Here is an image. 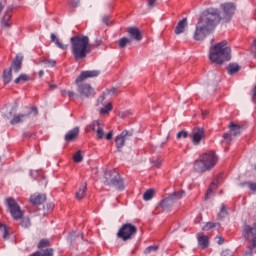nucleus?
<instances>
[{"instance_id": "obj_41", "label": "nucleus", "mask_w": 256, "mask_h": 256, "mask_svg": "<svg viewBox=\"0 0 256 256\" xmlns=\"http://www.w3.org/2000/svg\"><path fill=\"white\" fill-rule=\"evenodd\" d=\"M22 227H24L25 229H27V227H31V220L29 219V217H24L22 219L21 222Z\"/></svg>"}, {"instance_id": "obj_2", "label": "nucleus", "mask_w": 256, "mask_h": 256, "mask_svg": "<svg viewBox=\"0 0 256 256\" xmlns=\"http://www.w3.org/2000/svg\"><path fill=\"white\" fill-rule=\"evenodd\" d=\"M71 51L74 59H85L89 53V36L77 35L70 38Z\"/></svg>"}, {"instance_id": "obj_25", "label": "nucleus", "mask_w": 256, "mask_h": 256, "mask_svg": "<svg viewBox=\"0 0 256 256\" xmlns=\"http://www.w3.org/2000/svg\"><path fill=\"white\" fill-rule=\"evenodd\" d=\"M77 135H79V127H76L74 129L70 130L65 135V139H66V141H73V139H76Z\"/></svg>"}, {"instance_id": "obj_7", "label": "nucleus", "mask_w": 256, "mask_h": 256, "mask_svg": "<svg viewBox=\"0 0 256 256\" xmlns=\"http://www.w3.org/2000/svg\"><path fill=\"white\" fill-rule=\"evenodd\" d=\"M137 233V227L131 223H127L122 225V227L119 229L117 235L120 239L123 241H127L133 237Z\"/></svg>"}, {"instance_id": "obj_12", "label": "nucleus", "mask_w": 256, "mask_h": 256, "mask_svg": "<svg viewBox=\"0 0 256 256\" xmlns=\"http://www.w3.org/2000/svg\"><path fill=\"white\" fill-rule=\"evenodd\" d=\"M76 85L78 87L77 91L82 97H93L95 95V90L91 85L81 82Z\"/></svg>"}, {"instance_id": "obj_22", "label": "nucleus", "mask_w": 256, "mask_h": 256, "mask_svg": "<svg viewBox=\"0 0 256 256\" xmlns=\"http://www.w3.org/2000/svg\"><path fill=\"white\" fill-rule=\"evenodd\" d=\"M23 63V56L17 55L13 61L12 69L15 73H19L21 71V65Z\"/></svg>"}, {"instance_id": "obj_55", "label": "nucleus", "mask_w": 256, "mask_h": 256, "mask_svg": "<svg viewBox=\"0 0 256 256\" xmlns=\"http://www.w3.org/2000/svg\"><path fill=\"white\" fill-rule=\"evenodd\" d=\"M102 21L105 25H109V16H104Z\"/></svg>"}, {"instance_id": "obj_33", "label": "nucleus", "mask_w": 256, "mask_h": 256, "mask_svg": "<svg viewBox=\"0 0 256 256\" xmlns=\"http://www.w3.org/2000/svg\"><path fill=\"white\" fill-rule=\"evenodd\" d=\"M227 69L229 75H235V73H237L241 68L238 66V64H229Z\"/></svg>"}, {"instance_id": "obj_46", "label": "nucleus", "mask_w": 256, "mask_h": 256, "mask_svg": "<svg viewBox=\"0 0 256 256\" xmlns=\"http://www.w3.org/2000/svg\"><path fill=\"white\" fill-rule=\"evenodd\" d=\"M49 245V240L43 239L38 243V249H43V247H47Z\"/></svg>"}, {"instance_id": "obj_21", "label": "nucleus", "mask_w": 256, "mask_h": 256, "mask_svg": "<svg viewBox=\"0 0 256 256\" xmlns=\"http://www.w3.org/2000/svg\"><path fill=\"white\" fill-rule=\"evenodd\" d=\"M162 209L164 211H169L175 205V202L173 200V197L168 196L166 199L162 200L160 203Z\"/></svg>"}, {"instance_id": "obj_30", "label": "nucleus", "mask_w": 256, "mask_h": 256, "mask_svg": "<svg viewBox=\"0 0 256 256\" xmlns=\"http://www.w3.org/2000/svg\"><path fill=\"white\" fill-rule=\"evenodd\" d=\"M30 256H53V249L40 250Z\"/></svg>"}, {"instance_id": "obj_34", "label": "nucleus", "mask_w": 256, "mask_h": 256, "mask_svg": "<svg viewBox=\"0 0 256 256\" xmlns=\"http://www.w3.org/2000/svg\"><path fill=\"white\" fill-rule=\"evenodd\" d=\"M12 78H13V76L11 74V70H4V72H3L4 83H11Z\"/></svg>"}, {"instance_id": "obj_47", "label": "nucleus", "mask_w": 256, "mask_h": 256, "mask_svg": "<svg viewBox=\"0 0 256 256\" xmlns=\"http://www.w3.org/2000/svg\"><path fill=\"white\" fill-rule=\"evenodd\" d=\"M227 215V210L225 209V206L222 205L221 210L218 214L219 219H223Z\"/></svg>"}, {"instance_id": "obj_63", "label": "nucleus", "mask_w": 256, "mask_h": 256, "mask_svg": "<svg viewBox=\"0 0 256 256\" xmlns=\"http://www.w3.org/2000/svg\"><path fill=\"white\" fill-rule=\"evenodd\" d=\"M34 173H37V171H31L30 174L33 175Z\"/></svg>"}, {"instance_id": "obj_37", "label": "nucleus", "mask_w": 256, "mask_h": 256, "mask_svg": "<svg viewBox=\"0 0 256 256\" xmlns=\"http://www.w3.org/2000/svg\"><path fill=\"white\" fill-rule=\"evenodd\" d=\"M74 163H81L83 161V154H81V150H78L73 156Z\"/></svg>"}, {"instance_id": "obj_43", "label": "nucleus", "mask_w": 256, "mask_h": 256, "mask_svg": "<svg viewBox=\"0 0 256 256\" xmlns=\"http://www.w3.org/2000/svg\"><path fill=\"white\" fill-rule=\"evenodd\" d=\"M214 227H217L216 223L208 222L203 226L204 231H209L210 229H213Z\"/></svg>"}, {"instance_id": "obj_57", "label": "nucleus", "mask_w": 256, "mask_h": 256, "mask_svg": "<svg viewBox=\"0 0 256 256\" xmlns=\"http://www.w3.org/2000/svg\"><path fill=\"white\" fill-rule=\"evenodd\" d=\"M225 242V240L221 237L218 238V245H223V243Z\"/></svg>"}, {"instance_id": "obj_38", "label": "nucleus", "mask_w": 256, "mask_h": 256, "mask_svg": "<svg viewBox=\"0 0 256 256\" xmlns=\"http://www.w3.org/2000/svg\"><path fill=\"white\" fill-rule=\"evenodd\" d=\"M153 195H155L153 190H147L143 195L144 201H151V199H153Z\"/></svg>"}, {"instance_id": "obj_11", "label": "nucleus", "mask_w": 256, "mask_h": 256, "mask_svg": "<svg viewBox=\"0 0 256 256\" xmlns=\"http://www.w3.org/2000/svg\"><path fill=\"white\" fill-rule=\"evenodd\" d=\"M99 75H101V72L99 70L82 71L80 75L76 78L75 83L76 85H79V83H83V81L87 79H93L94 77H99Z\"/></svg>"}, {"instance_id": "obj_48", "label": "nucleus", "mask_w": 256, "mask_h": 256, "mask_svg": "<svg viewBox=\"0 0 256 256\" xmlns=\"http://www.w3.org/2000/svg\"><path fill=\"white\" fill-rule=\"evenodd\" d=\"M244 185H248L250 191L256 192V183L253 182H246Z\"/></svg>"}, {"instance_id": "obj_53", "label": "nucleus", "mask_w": 256, "mask_h": 256, "mask_svg": "<svg viewBox=\"0 0 256 256\" xmlns=\"http://www.w3.org/2000/svg\"><path fill=\"white\" fill-rule=\"evenodd\" d=\"M221 256H233V255L231 254V251L224 250V251H222Z\"/></svg>"}, {"instance_id": "obj_18", "label": "nucleus", "mask_w": 256, "mask_h": 256, "mask_svg": "<svg viewBox=\"0 0 256 256\" xmlns=\"http://www.w3.org/2000/svg\"><path fill=\"white\" fill-rule=\"evenodd\" d=\"M202 139H205V131L202 128H198L196 130H193V132H192V143L194 145H199V143H201Z\"/></svg>"}, {"instance_id": "obj_14", "label": "nucleus", "mask_w": 256, "mask_h": 256, "mask_svg": "<svg viewBox=\"0 0 256 256\" xmlns=\"http://www.w3.org/2000/svg\"><path fill=\"white\" fill-rule=\"evenodd\" d=\"M92 131H96L97 139L101 140L105 137V124L99 120H95L90 125Z\"/></svg>"}, {"instance_id": "obj_26", "label": "nucleus", "mask_w": 256, "mask_h": 256, "mask_svg": "<svg viewBox=\"0 0 256 256\" xmlns=\"http://www.w3.org/2000/svg\"><path fill=\"white\" fill-rule=\"evenodd\" d=\"M215 189H217V182H212L205 194V200L211 199L213 197V193H215Z\"/></svg>"}, {"instance_id": "obj_42", "label": "nucleus", "mask_w": 256, "mask_h": 256, "mask_svg": "<svg viewBox=\"0 0 256 256\" xmlns=\"http://www.w3.org/2000/svg\"><path fill=\"white\" fill-rule=\"evenodd\" d=\"M109 95H110V97H112V95H117V89L112 88L110 90H106V92L102 96H104V99H105V97H107Z\"/></svg>"}, {"instance_id": "obj_13", "label": "nucleus", "mask_w": 256, "mask_h": 256, "mask_svg": "<svg viewBox=\"0 0 256 256\" xmlns=\"http://www.w3.org/2000/svg\"><path fill=\"white\" fill-rule=\"evenodd\" d=\"M37 115V107H32L31 112L28 114H16L13 116V118L10 121V125H18V123H24V121H27L29 119V115Z\"/></svg>"}, {"instance_id": "obj_4", "label": "nucleus", "mask_w": 256, "mask_h": 256, "mask_svg": "<svg viewBox=\"0 0 256 256\" xmlns=\"http://www.w3.org/2000/svg\"><path fill=\"white\" fill-rule=\"evenodd\" d=\"M199 20L210 29H215V27L221 23V15L218 9L208 8L202 13Z\"/></svg>"}, {"instance_id": "obj_16", "label": "nucleus", "mask_w": 256, "mask_h": 256, "mask_svg": "<svg viewBox=\"0 0 256 256\" xmlns=\"http://www.w3.org/2000/svg\"><path fill=\"white\" fill-rule=\"evenodd\" d=\"M105 101V96H101L100 98H98L97 101V106L101 107L100 108V115H107V113H109L110 111H113V105L111 104V102L108 103H103Z\"/></svg>"}, {"instance_id": "obj_40", "label": "nucleus", "mask_w": 256, "mask_h": 256, "mask_svg": "<svg viewBox=\"0 0 256 256\" xmlns=\"http://www.w3.org/2000/svg\"><path fill=\"white\" fill-rule=\"evenodd\" d=\"M0 231H3V239H9V230H7V226L0 223Z\"/></svg>"}, {"instance_id": "obj_58", "label": "nucleus", "mask_w": 256, "mask_h": 256, "mask_svg": "<svg viewBox=\"0 0 256 256\" xmlns=\"http://www.w3.org/2000/svg\"><path fill=\"white\" fill-rule=\"evenodd\" d=\"M38 75H39V77H43V75H45V72L43 70H40Z\"/></svg>"}, {"instance_id": "obj_24", "label": "nucleus", "mask_w": 256, "mask_h": 256, "mask_svg": "<svg viewBox=\"0 0 256 256\" xmlns=\"http://www.w3.org/2000/svg\"><path fill=\"white\" fill-rule=\"evenodd\" d=\"M198 245L201 247V249H207V247H209V237L203 234H199Z\"/></svg>"}, {"instance_id": "obj_56", "label": "nucleus", "mask_w": 256, "mask_h": 256, "mask_svg": "<svg viewBox=\"0 0 256 256\" xmlns=\"http://www.w3.org/2000/svg\"><path fill=\"white\" fill-rule=\"evenodd\" d=\"M5 5H7V3L5 1L0 2V13L5 8Z\"/></svg>"}, {"instance_id": "obj_19", "label": "nucleus", "mask_w": 256, "mask_h": 256, "mask_svg": "<svg viewBox=\"0 0 256 256\" xmlns=\"http://www.w3.org/2000/svg\"><path fill=\"white\" fill-rule=\"evenodd\" d=\"M47 196L45 194H34L30 197V203L33 205H41L45 203Z\"/></svg>"}, {"instance_id": "obj_49", "label": "nucleus", "mask_w": 256, "mask_h": 256, "mask_svg": "<svg viewBox=\"0 0 256 256\" xmlns=\"http://www.w3.org/2000/svg\"><path fill=\"white\" fill-rule=\"evenodd\" d=\"M157 249H159V247H157V246H149V247H147V248L144 250V253L149 254V253H151L152 251H157Z\"/></svg>"}, {"instance_id": "obj_8", "label": "nucleus", "mask_w": 256, "mask_h": 256, "mask_svg": "<svg viewBox=\"0 0 256 256\" xmlns=\"http://www.w3.org/2000/svg\"><path fill=\"white\" fill-rule=\"evenodd\" d=\"M213 29L206 26L203 21L198 20L196 24V30L194 32V39L195 41H203L209 33H211Z\"/></svg>"}, {"instance_id": "obj_60", "label": "nucleus", "mask_w": 256, "mask_h": 256, "mask_svg": "<svg viewBox=\"0 0 256 256\" xmlns=\"http://www.w3.org/2000/svg\"><path fill=\"white\" fill-rule=\"evenodd\" d=\"M253 45H254V47H255L254 55H255V57H256V39L253 41Z\"/></svg>"}, {"instance_id": "obj_50", "label": "nucleus", "mask_w": 256, "mask_h": 256, "mask_svg": "<svg viewBox=\"0 0 256 256\" xmlns=\"http://www.w3.org/2000/svg\"><path fill=\"white\" fill-rule=\"evenodd\" d=\"M104 137L107 141H111V139H113V131H110L107 134H104Z\"/></svg>"}, {"instance_id": "obj_51", "label": "nucleus", "mask_w": 256, "mask_h": 256, "mask_svg": "<svg viewBox=\"0 0 256 256\" xmlns=\"http://www.w3.org/2000/svg\"><path fill=\"white\" fill-rule=\"evenodd\" d=\"M70 6L73 8L79 7V0H71Z\"/></svg>"}, {"instance_id": "obj_32", "label": "nucleus", "mask_w": 256, "mask_h": 256, "mask_svg": "<svg viewBox=\"0 0 256 256\" xmlns=\"http://www.w3.org/2000/svg\"><path fill=\"white\" fill-rule=\"evenodd\" d=\"M70 240L73 241H77L78 243H81L83 241V234L81 232L76 233H72L70 234Z\"/></svg>"}, {"instance_id": "obj_5", "label": "nucleus", "mask_w": 256, "mask_h": 256, "mask_svg": "<svg viewBox=\"0 0 256 256\" xmlns=\"http://www.w3.org/2000/svg\"><path fill=\"white\" fill-rule=\"evenodd\" d=\"M104 183L109 187H115L118 191H123L125 189V184L123 183V179L121 175H119L115 171H108L104 173Z\"/></svg>"}, {"instance_id": "obj_6", "label": "nucleus", "mask_w": 256, "mask_h": 256, "mask_svg": "<svg viewBox=\"0 0 256 256\" xmlns=\"http://www.w3.org/2000/svg\"><path fill=\"white\" fill-rule=\"evenodd\" d=\"M6 205L10 211V215L15 219V221H19L24 215L23 210H21V206L13 199L12 197L6 199Z\"/></svg>"}, {"instance_id": "obj_3", "label": "nucleus", "mask_w": 256, "mask_h": 256, "mask_svg": "<svg viewBox=\"0 0 256 256\" xmlns=\"http://www.w3.org/2000/svg\"><path fill=\"white\" fill-rule=\"evenodd\" d=\"M217 155L215 152L210 151L203 153L199 156V158L194 162V169L200 173L205 171H211L215 165H217Z\"/></svg>"}, {"instance_id": "obj_35", "label": "nucleus", "mask_w": 256, "mask_h": 256, "mask_svg": "<svg viewBox=\"0 0 256 256\" xmlns=\"http://www.w3.org/2000/svg\"><path fill=\"white\" fill-rule=\"evenodd\" d=\"M119 47H121L122 49L127 47V45L131 44V39L127 38V37H123L119 40Z\"/></svg>"}, {"instance_id": "obj_54", "label": "nucleus", "mask_w": 256, "mask_h": 256, "mask_svg": "<svg viewBox=\"0 0 256 256\" xmlns=\"http://www.w3.org/2000/svg\"><path fill=\"white\" fill-rule=\"evenodd\" d=\"M62 93H66L68 97H74L75 93L73 91H62Z\"/></svg>"}, {"instance_id": "obj_52", "label": "nucleus", "mask_w": 256, "mask_h": 256, "mask_svg": "<svg viewBox=\"0 0 256 256\" xmlns=\"http://www.w3.org/2000/svg\"><path fill=\"white\" fill-rule=\"evenodd\" d=\"M157 0H148V7H155Z\"/></svg>"}, {"instance_id": "obj_28", "label": "nucleus", "mask_w": 256, "mask_h": 256, "mask_svg": "<svg viewBox=\"0 0 256 256\" xmlns=\"http://www.w3.org/2000/svg\"><path fill=\"white\" fill-rule=\"evenodd\" d=\"M9 11H10L9 9L6 11V13L2 19V27H5V28L11 27V22H10L11 13Z\"/></svg>"}, {"instance_id": "obj_61", "label": "nucleus", "mask_w": 256, "mask_h": 256, "mask_svg": "<svg viewBox=\"0 0 256 256\" xmlns=\"http://www.w3.org/2000/svg\"><path fill=\"white\" fill-rule=\"evenodd\" d=\"M42 185H44V187H47V180L43 179L42 180Z\"/></svg>"}, {"instance_id": "obj_10", "label": "nucleus", "mask_w": 256, "mask_h": 256, "mask_svg": "<svg viewBox=\"0 0 256 256\" xmlns=\"http://www.w3.org/2000/svg\"><path fill=\"white\" fill-rule=\"evenodd\" d=\"M220 9H222V19L225 20L227 23L228 21H231V17L235 15V4L233 3H224L220 5Z\"/></svg>"}, {"instance_id": "obj_20", "label": "nucleus", "mask_w": 256, "mask_h": 256, "mask_svg": "<svg viewBox=\"0 0 256 256\" xmlns=\"http://www.w3.org/2000/svg\"><path fill=\"white\" fill-rule=\"evenodd\" d=\"M128 35H130L131 39H134L135 41H141L143 36H141V32L136 27H131L127 29Z\"/></svg>"}, {"instance_id": "obj_39", "label": "nucleus", "mask_w": 256, "mask_h": 256, "mask_svg": "<svg viewBox=\"0 0 256 256\" xmlns=\"http://www.w3.org/2000/svg\"><path fill=\"white\" fill-rule=\"evenodd\" d=\"M41 63H43L45 67H55V65H57V62L55 60L49 59L42 60Z\"/></svg>"}, {"instance_id": "obj_23", "label": "nucleus", "mask_w": 256, "mask_h": 256, "mask_svg": "<svg viewBox=\"0 0 256 256\" xmlns=\"http://www.w3.org/2000/svg\"><path fill=\"white\" fill-rule=\"evenodd\" d=\"M187 27V18H183L180 20L175 28L176 35H181V33H185V28Z\"/></svg>"}, {"instance_id": "obj_31", "label": "nucleus", "mask_w": 256, "mask_h": 256, "mask_svg": "<svg viewBox=\"0 0 256 256\" xmlns=\"http://www.w3.org/2000/svg\"><path fill=\"white\" fill-rule=\"evenodd\" d=\"M184 195H185V191L180 190L170 194L169 197H172V200H174V203H175V201H179V199H183Z\"/></svg>"}, {"instance_id": "obj_9", "label": "nucleus", "mask_w": 256, "mask_h": 256, "mask_svg": "<svg viewBox=\"0 0 256 256\" xmlns=\"http://www.w3.org/2000/svg\"><path fill=\"white\" fill-rule=\"evenodd\" d=\"M243 237L248 243L252 244V247H256V224L245 225L242 231Z\"/></svg>"}, {"instance_id": "obj_45", "label": "nucleus", "mask_w": 256, "mask_h": 256, "mask_svg": "<svg viewBox=\"0 0 256 256\" xmlns=\"http://www.w3.org/2000/svg\"><path fill=\"white\" fill-rule=\"evenodd\" d=\"M162 160L161 158H155L151 160L153 167H161Z\"/></svg>"}, {"instance_id": "obj_17", "label": "nucleus", "mask_w": 256, "mask_h": 256, "mask_svg": "<svg viewBox=\"0 0 256 256\" xmlns=\"http://www.w3.org/2000/svg\"><path fill=\"white\" fill-rule=\"evenodd\" d=\"M133 132H129L124 130L120 135H118L115 139L117 149H122L125 147V141H127L128 137H131Z\"/></svg>"}, {"instance_id": "obj_36", "label": "nucleus", "mask_w": 256, "mask_h": 256, "mask_svg": "<svg viewBox=\"0 0 256 256\" xmlns=\"http://www.w3.org/2000/svg\"><path fill=\"white\" fill-rule=\"evenodd\" d=\"M26 81H29V76L27 74H21L18 78L14 80V83H25Z\"/></svg>"}, {"instance_id": "obj_62", "label": "nucleus", "mask_w": 256, "mask_h": 256, "mask_svg": "<svg viewBox=\"0 0 256 256\" xmlns=\"http://www.w3.org/2000/svg\"><path fill=\"white\" fill-rule=\"evenodd\" d=\"M244 256H253V252L250 250L248 253H246Z\"/></svg>"}, {"instance_id": "obj_15", "label": "nucleus", "mask_w": 256, "mask_h": 256, "mask_svg": "<svg viewBox=\"0 0 256 256\" xmlns=\"http://www.w3.org/2000/svg\"><path fill=\"white\" fill-rule=\"evenodd\" d=\"M230 133H226L223 135L224 141H227V143H230L232 141V137H237V135H241V126L231 123L230 126Z\"/></svg>"}, {"instance_id": "obj_59", "label": "nucleus", "mask_w": 256, "mask_h": 256, "mask_svg": "<svg viewBox=\"0 0 256 256\" xmlns=\"http://www.w3.org/2000/svg\"><path fill=\"white\" fill-rule=\"evenodd\" d=\"M129 114H130L129 111L122 112V113H121V117H125L126 115H129Z\"/></svg>"}, {"instance_id": "obj_27", "label": "nucleus", "mask_w": 256, "mask_h": 256, "mask_svg": "<svg viewBox=\"0 0 256 256\" xmlns=\"http://www.w3.org/2000/svg\"><path fill=\"white\" fill-rule=\"evenodd\" d=\"M50 37H51V42H52V43H55V45L58 46L59 49L65 50V49H67V48L69 47L67 44H63V43L59 40V38H57V36H56L55 34H51Z\"/></svg>"}, {"instance_id": "obj_29", "label": "nucleus", "mask_w": 256, "mask_h": 256, "mask_svg": "<svg viewBox=\"0 0 256 256\" xmlns=\"http://www.w3.org/2000/svg\"><path fill=\"white\" fill-rule=\"evenodd\" d=\"M87 191V183H84L80 188L79 190L76 192V199H83L86 195V192Z\"/></svg>"}, {"instance_id": "obj_44", "label": "nucleus", "mask_w": 256, "mask_h": 256, "mask_svg": "<svg viewBox=\"0 0 256 256\" xmlns=\"http://www.w3.org/2000/svg\"><path fill=\"white\" fill-rule=\"evenodd\" d=\"M188 135L189 134L187 133V131L182 130V131L178 132L177 139H187Z\"/></svg>"}, {"instance_id": "obj_1", "label": "nucleus", "mask_w": 256, "mask_h": 256, "mask_svg": "<svg viewBox=\"0 0 256 256\" xmlns=\"http://www.w3.org/2000/svg\"><path fill=\"white\" fill-rule=\"evenodd\" d=\"M209 59L216 65H223L225 61H231V47L227 45V40L210 47Z\"/></svg>"}]
</instances>
